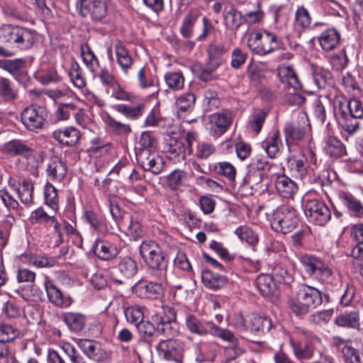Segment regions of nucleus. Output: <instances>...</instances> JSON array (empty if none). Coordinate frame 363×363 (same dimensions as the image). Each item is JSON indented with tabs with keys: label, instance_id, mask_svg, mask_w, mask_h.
Instances as JSON below:
<instances>
[{
	"label": "nucleus",
	"instance_id": "obj_48",
	"mask_svg": "<svg viewBox=\"0 0 363 363\" xmlns=\"http://www.w3.org/2000/svg\"><path fill=\"white\" fill-rule=\"evenodd\" d=\"M167 86L174 91L184 87V77L181 72H169L164 77Z\"/></svg>",
	"mask_w": 363,
	"mask_h": 363
},
{
	"label": "nucleus",
	"instance_id": "obj_50",
	"mask_svg": "<svg viewBox=\"0 0 363 363\" xmlns=\"http://www.w3.org/2000/svg\"><path fill=\"white\" fill-rule=\"evenodd\" d=\"M44 197L45 204L54 212L58 211V199L55 187L50 183H47L44 188Z\"/></svg>",
	"mask_w": 363,
	"mask_h": 363
},
{
	"label": "nucleus",
	"instance_id": "obj_47",
	"mask_svg": "<svg viewBox=\"0 0 363 363\" xmlns=\"http://www.w3.org/2000/svg\"><path fill=\"white\" fill-rule=\"evenodd\" d=\"M17 294L25 301L38 303L42 299V291L35 286H27L16 291Z\"/></svg>",
	"mask_w": 363,
	"mask_h": 363
},
{
	"label": "nucleus",
	"instance_id": "obj_52",
	"mask_svg": "<svg viewBox=\"0 0 363 363\" xmlns=\"http://www.w3.org/2000/svg\"><path fill=\"white\" fill-rule=\"evenodd\" d=\"M271 275L275 282L289 284L293 281L292 275L281 264H278L273 267Z\"/></svg>",
	"mask_w": 363,
	"mask_h": 363
},
{
	"label": "nucleus",
	"instance_id": "obj_10",
	"mask_svg": "<svg viewBox=\"0 0 363 363\" xmlns=\"http://www.w3.org/2000/svg\"><path fill=\"white\" fill-rule=\"evenodd\" d=\"M21 118L26 129L35 131L43 128L48 118V113L43 106L31 105L23 109Z\"/></svg>",
	"mask_w": 363,
	"mask_h": 363
},
{
	"label": "nucleus",
	"instance_id": "obj_63",
	"mask_svg": "<svg viewBox=\"0 0 363 363\" xmlns=\"http://www.w3.org/2000/svg\"><path fill=\"white\" fill-rule=\"evenodd\" d=\"M186 179V173L181 169H174L167 177V182L172 189H177Z\"/></svg>",
	"mask_w": 363,
	"mask_h": 363
},
{
	"label": "nucleus",
	"instance_id": "obj_13",
	"mask_svg": "<svg viewBox=\"0 0 363 363\" xmlns=\"http://www.w3.org/2000/svg\"><path fill=\"white\" fill-rule=\"evenodd\" d=\"M138 162L145 171L157 174L162 171L164 160L157 152L144 151L136 153Z\"/></svg>",
	"mask_w": 363,
	"mask_h": 363
},
{
	"label": "nucleus",
	"instance_id": "obj_20",
	"mask_svg": "<svg viewBox=\"0 0 363 363\" xmlns=\"http://www.w3.org/2000/svg\"><path fill=\"white\" fill-rule=\"evenodd\" d=\"M121 226L130 239L136 240L144 235L143 228L137 217L128 216L121 221Z\"/></svg>",
	"mask_w": 363,
	"mask_h": 363
},
{
	"label": "nucleus",
	"instance_id": "obj_61",
	"mask_svg": "<svg viewBox=\"0 0 363 363\" xmlns=\"http://www.w3.org/2000/svg\"><path fill=\"white\" fill-rule=\"evenodd\" d=\"M155 140L148 132H143L135 147L136 153H140L144 151L154 152Z\"/></svg>",
	"mask_w": 363,
	"mask_h": 363
},
{
	"label": "nucleus",
	"instance_id": "obj_1",
	"mask_svg": "<svg viewBox=\"0 0 363 363\" xmlns=\"http://www.w3.org/2000/svg\"><path fill=\"white\" fill-rule=\"evenodd\" d=\"M323 302L321 292L316 288L302 285L295 297L289 301L291 311L296 315H303L314 309Z\"/></svg>",
	"mask_w": 363,
	"mask_h": 363
},
{
	"label": "nucleus",
	"instance_id": "obj_44",
	"mask_svg": "<svg viewBox=\"0 0 363 363\" xmlns=\"http://www.w3.org/2000/svg\"><path fill=\"white\" fill-rule=\"evenodd\" d=\"M103 121L106 125L116 135H125L130 132L129 125L116 121L108 114L103 116Z\"/></svg>",
	"mask_w": 363,
	"mask_h": 363
},
{
	"label": "nucleus",
	"instance_id": "obj_37",
	"mask_svg": "<svg viewBox=\"0 0 363 363\" xmlns=\"http://www.w3.org/2000/svg\"><path fill=\"white\" fill-rule=\"evenodd\" d=\"M6 151L13 155H20L28 158L33 154V150L25 143L18 140H13L5 145Z\"/></svg>",
	"mask_w": 363,
	"mask_h": 363
},
{
	"label": "nucleus",
	"instance_id": "obj_51",
	"mask_svg": "<svg viewBox=\"0 0 363 363\" xmlns=\"http://www.w3.org/2000/svg\"><path fill=\"white\" fill-rule=\"evenodd\" d=\"M20 335V330L9 324L0 325V343L10 342L15 340Z\"/></svg>",
	"mask_w": 363,
	"mask_h": 363
},
{
	"label": "nucleus",
	"instance_id": "obj_6",
	"mask_svg": "<svg viewBox=\"0 0 363 363\" xmlns=\"http://www.w3.org/2000/svg\"><path fill=\"white\" fill-rule=\"evenodd\" d=\"M234 121V113L228 109H223L208 116L206 128L213 138L222 136L230 127Z\"/></svg>",
	"mask_w": 363,
	"mask_h": 363
},
{
	"label": "nucleus",
	"instance_id": "obj_39",
	"mask_svg": "<svg viewBox=\"0 0 363 363\" xmlns=\"http://www.w3.org/2000/svg\"><path fill=\"white\" fill-rule=\"evenodd\" d=\"M289 343L293 350V353L297 359L302 361L312 358L313 355V348L312 346L309 345L303 346L300 342L296 341L292 337L290 338Z\"/></svg>",
	"mask_w": 363,
	"mask_h": 363
},
{
	"label": "nucleus",
	"instance_id": "obj_57",
	"mask_svg": "<svg viewBox=\"0 0 363 363\" xmlns=\"http://www.w3.org/2000/svg\"><path fill=\"white\" fill-rule=\"evenodd\" d=\"M124 314L128 322L135 325L144 318L143 308L138 306H131L124 309Z\"/></svg>",
	"mask_w": 363,
	"mask_h": 363
},
{
	"label": "nucleus",
	"instance_id": "obj_34",
	"mask_svg": "<svg viewBox=\"0 0 363 363\" xmlns=\"http://www.w3.org/2000/svg\"><path fill=\"white\" fill-rule=\"evenodd\" d=\"M67 74L74 86L78 89H82L86 86V81L82 74V70L74 58H72L70 60Z\"/></svg>",
	"mask_w": 363,
	"mask_h": 363
},
{
	"label": "nucleus",
	"instance_id": "obj_28",
	"mask_svg": "<svg viewBox=\"0 0 363 363\" xmlns=\"http://www.w3.org/2000/svg\"><path fill=\"white\" fill-rule=\"evenodd\" d=\"M35 36L34 30L21 26L13 45L21 50H28L33 45Z\"/></svg>",
	"mask_w": 363,
	"mask_h": 363
},
{
	"label": "nucleus",
	"instance_id": "obj_42",
	"mask_svg": "<svg viewBox=\"0 0 363 363\" xmlns=\"http://www.w3.org/2000/svg\"><path fill=\"white\" fill-rule=\"evenodd\" d=\"M213 171L216 174L227 178L229 181H233L236 177V169L229 162L223 161L214 164Z\"/></svg>",
	"mask_w": 363,
	"mask_h": 363
},
{
	"label": "nucleus",
	"instance_id": "obj_4",
	"mask_svg": "<svg viewBox=\"0 0 363 363\" xmlns=\"http://www.w3.org/2000/svg\"><path fill=\"white\" fill-rule=\"evenodd\" d=\"M298 259L305 271L318 280L325 284H331L333 273L329 265L321 259L309 255H300Z\"/></svg>",
	"mask_w": 363,
	"mask_h": 363
},
{
	"label": "nucleus",
	"instance_id": "obj_38",
	"mask_svg": "<svg viewBox=\"0 0 363 363\" xmlns=\"http://www.w3.org/2000/svg\"><path fill=\"white\" fill-rule=\"evenodd\" d=\"M335 323L340 327L357 328L359 326V315L356 311L344 313L337 315Z\"/></svg>",
	"mask_w": 363,
	"mask_h": 363
},
{
	"label": "nucleus",
	"instance_id": "obj_2",
	"mask_svg": "<svg viewBox=\"0 0 363 363\" xmlns=\"http://www.w3.org/2000/svg\"><path fill=\"white\" fill-rule=\"evenodd\" d=\"M247 43L250 50L259 56L271 54L281 48L277 35L264 28L250 33Z\"/></svg>",
	"mask_w": 363,
	"mask_h": 363
},
{
	"label": "nucleus",
	"instance_id": "obj_30",
	"mask_svg": "<svg viewBox=\"0 0 363 363\" xmlns=\"http://www.w3.org/2000/svg\"><path fill=\"white\" fill-rule=\"evenodd\" d=\"M201 279L203 284L207 288L212 290L219 289L227 283V279L225 277L210 270H206L202 272Z\"/></svg>",
	"mask_w": 363,
	"mask_h": 363
},
{
	"label": "nucleus",
	"instance_id": "obj_46",
	"mask_svg": "<svg viewBox=\"0 0 363 363\" xmlns=\"http://www.w3.org/2000/svg\"><path fill=\"white\" fill-rule=\"evenodd\" d=\"M224 21L226 27L233 30H237L244 22L242 13L233 8L226 12Z\"/></svg>",
	"mask_w": 363,
	"mask_h": 363
},
{
	"label": "nucleus",
	"instance_id": "obj_53",
	"mask_svg": "<svg viewBox=\"0 0 363 363\" xmlns=\"http://www.w3.org/2000/svg\"><path fill=\"white\" fill-rule=\"evenodd\" d=\"M331 73L322 67L313 69V81L319 89H325L330 83Z\"/></svg>",
	"mask_w": 363,
	"mask_h": 363
},
{
	"label": "nucleus",
	"instance_id": "obj_33",
	"mask_svg": "<svg viewBox=\"0 0 363 363\" xmlns=\"http://www.w3.org/2000/svg\"><path fill=\"white\" fill-rule=\"evenodd\" d=\"M76 343L88 358L95 361L99 360L100 347L98 343L89 339H77Z\"/></svg>",
	"mask_w": 363,
	"mask_h": 363
},
{
	"label": "nucleus",
	"instance_id": "obj_54",
	"mask_svg": "<svg viewBox=\"0 0 363 363\" xmlns=\"http://www.w3.org/2000/svg\"><path fill=\"white\" fill-rule=\"evenodd\" d=\"M118 267L121 273L127 278L133 277L138 271L135 261L129 257L122 258Z\"/></svg>",
	"mask_w": 363,
	"mask_h": 363
},
{
	"label": "nucleus",
	"instance_id": "obj_26",
	"mask_svg": "<svg viewBox=\"0 0 363 363\" xmlns=\"http://www.w3.org/2000/svg\"><path fill=\"white\" fill-rule=\"evenodd\" d=\"M79 132L73 127L66 128L64 130H57L53 133L54 138L60 143L72 146L75 145L79 139Z\"/></svg>",
	"mask_w": 363,
	"mask_h": 363
},
{
	"label": "nucleus",
	"instance_id": "obj_12",
	"mask_svg": "<svg viewBox=\"0 0 363 363\" xmlns=\"http://www.w3.org/2000/svg\"><path fill=\"white\" fill-rule=\"evenodd\" d=\"M298 118L302 122L301 124L300 122H288L285 124L283 130L289 151L291 150V143L300 141L310 130L306 116L304 113H301L299 115Z\"/></svg>",
	"mask_w": 363,
	"mask_h": 363
},
{
	"label": "nucleus",
	"instance_id": "obj_36",
	"mask_svg": "<svg viewBox=\"0 0 363 363\" xmlns=\"http://www.w3.org/2000/svg\"><path fill=\"white\" fill-rule=\"evenodd\" d=\"M333 344L339 351L342 352L345 362L359 355L358 351L351 345L349 340L335 337L333 340Z\"/></svg>",
	"mask_w": 363,
	"mask_h": 363
},
{
	"label": "nucleus",
	"instance_id": "obj_9",
	"mask_svg": "<svg viewBox=\"0 0 363 363\" xmlns=\"http://www.w3.org/2000/svg\"><path fill=\"white\" fill-rule=\"evenodd\" d=\"M108 0H77L76 8L82 16H89L94 21H101L108 13Z\"/></svg>",
	"mask_w": 363,
	"mask_h": 363
},
{
	"label": "nucleus",
	"instance_id": "obj_22",
	"mask_svg": "<svg viewBox=\"0 0 363 363\" xmlns=\"http://www.w3.org/2000/svg\"><path fill=\"white\" fill-rule=\"evenodd\" d=\"M62 318L69 330L75 333L82 330L86 323V316L81 313H64Z\"/></svg>",
	"mask_w": 363,
	"mask_h": 363
},
{
	"label": "nucleus",
	"instance_id": "obj_7",
	"mask_svg": "<svg viewBox=\"0 0 363 363\" xmlns=\"http://www.w3.org/2000/svg\"><path fill=\"white\" fill-rule=\"evenodd\" d=\"M156 350L159 357L167 362L183 363L184 345L180 340H162L157 345Z\"/></svg>",
	"mask_w": 363,
	"mask_h": 363
},
{
	"label": "nucleus",
	"instance_id": "obj_56",
	"mask_svg": "<svg viewBox=\"0 0 363 363\" xmlns=\"http://www.w3.org/2000/svg\"><path fill=\"white\" fill-rule=\"evenodd\" d=\"M161 250L162 249L159 245L150 240L143 241L140 246V255L144 261Z\"/></svg>",
	"mask_w": 363,
	"mask_h": 363
},
{
	"label": "nucleus",
	"instance_id": "obj_64",
	"mask_svg": "<svg viewBox=\"0 0 363 363\" xmlns=\"http://www.w3.org/2000/svg\"><path fill=\"white\" fill-rule=\"evenodd\" d=\"M60 348L72 363H85L84 358L69 342H62Z\"/></svg>",
	"mask_w": 363,
	"mask_h": 363
},
{
	"label": "nucleus",
	"instance_id": "obj_55",
	"mask_svg": "<svg viewBox=\"0 0 363 363\" xmlns=\"http://www.w3.org/2000/svg\"><path fill=\"white\" fill-rule=\"evenodd\" d=\"M325 150L333 157H341L345 152V147L342 142L335 137H328L326 140Z\"/></svg>",
	"mask_w": 363,
	"mask_h": 363
},
{
	"label": "nucleus",
	"instance_id": "obj_29",
	"mask_svg": "<svg viewBox=\"0 0 363 363\" xmlns=\"http://www.w3.org/2000/svg\"><path fill=\"white\" fill-rule=\"evenodd\" d=\"M93 250L98 257L104 260L112 259L118 253L114 245L103 240H96L93 245Z\"/></svg>",
	"mask_w": 363,
	"mask_h": 363
},
{
	"label": "nucleus",
	"instance_id": "obj_31",
	"mask_svg": "<svg viewBox=\"0 0 363 363\" xmlns=\"http://www.w3.org/2000/svg\"><path fill=\"white\" fill-rule=\"evenodd\" d=\"M256 288L264 296L272 294L276 289L275 281L269 274H259L255 281Z\"/></svg>",
	"mask_w": 363,
	"mask_h": 363
},
{
	"label": "nucleus",
	"instance_id": "obj_45",
	"mask_svg": "<svg viewBox=\"0 0 363 363\" xmlns=\"http://www.w3.org/2000/svg\"><path fill=\"white\" fill-rule=\"evenodd\" d=\"M24 66L23 60L21 59L4 60L0 61V67L9 72L16 79L22 74V69Z\"/></svg>",
	"mask_w": 363,
	"mask_h": 363
},
{
	"label": "nucleus",
	"instance_id": "obj_18",
	"mask_svg": "<svg viewBox=\"0 0 363 363\" xmlns=\"http://www.w3.org/2000/svg\"><path fill=\"white\" fill-rule=\"evenodd\" d=\"M277 73L281 82L288 84L294 91L301 88V84L291 66L283 64L279 66Z\"/></svg>",
	"mask_w": 363,
	"mask_h": 363
},
{
	"label": "nucleus",
	"instance_id": "obj_58",
	"mask_svg": "<svg viewBox=\"0 0 363 363\" xmlns=\"http://www.w3.org/2000/svg\"><path fill=\"white\" fill-rule=\"evenodd\" d=\"M135 326L140 334L147 337H151L156 333L161 334V328H159L150 318L147 320L143 319V320L139 322Z\"/></svg>",
	"mask_w": 363,
	"mask_h": 363
},
{
	"label": "nucleus",
	"instance_id": "obj_11",
	"mask_svg": "<svg viewBox=\"0 0 363 363\" xmlns=\"http://www.w3.org/2000/svg\"><path fill=\"white\" fill-rule=\"evenodd\" d=\"M211 335L229 343L225 349L228 359H235L243 354L244 349L240 347L238 340L230 330L220 328L214 324L213 327H211Z\"/></svg>",
	"mask_w": 363,
	"mask_h": 363
},
{
	"label": "nucleus",
	"instance_id": "obj_24",
	"mask_svg": "<svg viewBox=\"0 0 363 363\" xmlns=\"http://www.w3.org/2000/svg\"><path fill=\"white\" fill-rule=\"evenodd\" d=\"M138 79L139 86L142 89L152 88V96L159 92V83L157 78L154 76L149 69L141 68L138 73Z\"/></svg>",
	"mask_w": 363,
	"mask_h": 363
},
{
	"label": "nucleus",
	"instance_id": "obj_43",
	"mask_svg": "<svg viewBox=\"0 0 363 363\" xmlns=\"http://www.w3.org/2000/svg\"><path fill=\"white\" fill-rule=\"evenodd\" d=\"M21 26L4 23L0 26V41L13 45Z\"/></svg>",
	"mask_w": 363,
	"mask_h": 363
},
{
	"label": "nucleus",
	"instance_id": "obj_21",
	"mask_svg": "<svg viewBox=\"0 0 363 363\" xmlns=\"http://www.w3.org/2000/svg\"><path fill=\"white\" fill-rule=\"evenodd\" d=\"M340 35L335 28H329L323 31L318 38L321 48L325 51L334 50L338 45Z\"/></svg>",
	"mask_w": 363,
	"mask_h": 363
},
{
	"label": "nucleus",
	"instance_id": "obj_5",
	"mask_svg": "<svg viewBox=\"0 0 363 363\" xmlns=\"http://www.w3.org/2000/svg\"><path fill=\"white\" fill-rule=\"evenodd\" d=\"M147 315V318L161 328L162 335H173L171 324L176 318V313L172 307L163 304L152 306L148 308Z\"/></svg>",
	"mask_w": 363,
	"mask_h": 363
},
{
	"label": "nucleus",
	"instance_id": "obj_62",
	"mask_svg": "<svg viewBox=\"0 0 363 363\" xmlns=\"http://www.w3.org/2000/svg\"><path fill=\"white\" fill-rule=\"evenodd\" d=\"M235 233L241 240L245 241L250 245H254L258 240L256 233L246 225L238 227L235 230Z\"/></svg>",
	"mask_w": 363,
	"mask_h": 363
},
{
	"label": "nucleus",
	"instance_id": "obj_17",
	"mask_svg": "<svg viewBox=\"0 0 363 363\" xmlns=\"http://www.w3.org/2000/svg\"><path fill=\"white\" fill-rule=\"evenodd\" d=\"M46 170L50 180L60 182L66 176L67 166L62 160L55 157L50 160Z\"/></svg>",
	"mask_w": 363,
	"mask_h": 363
},
{
	"label": "nucleus",
	"instance_id": "obj_16",
	"mask_svg": "<svg viewBox=\"0 0 363 363\" xmlns=\"http://www.w3.org/2000/svg\"><path fill=\"white\" fill-rule=\"evenodd\" d=\"M185 323L191 333L200 335H211V327L214 325L212 322L200 320L194 315H186Z\"/></svg>",
	"mask_w": 363,
	"mask_h": 363
},
{
	"label": "nucleus",
	"instance_id": "obj_14",
	"mask_svg": "<svg viewBox=\"0 0 363 363\" xmlns=\"http://www.w3.org/2000/svg\"><path fill=\"white\" fill-rule=\"evenodd\" d=\"M133 291L140 298L157 299L162 295L163 288L159 283L140 281L135 284Z\"/></svg>",
	"mask_w": 363,
	"mask_h": 363
},
{
	"label": "nucleus",
	"instance_id": "obj_40",
	"mask_svg": "<svg viewBox=\"0 0 363 363\" xmlns=\"http://www.w3.org/2000/svg\"><path fill=\"white\" fill-rule=\"evenodd\" d=\"M351 235L356 240L357 245L352 248L351 254L354 258L363 255V224H356L352 227Z\"/></svg>",
	"mask_w": 363,
	"mask_h": 363
},
{
	"label": "nucleus",
	"instance_id": "obj_3",
	"mask_svg": "<svg viewBox=\"0 0 363 363\" xmlns=\"http://www.w3.org/2000/svg\"><path fill=\"white\" fill-rule=\"evenodd\" d=\"M298 220L297 211L293 206L281 205L274 211L271 226L275 231L286 234L296 228Z\"/></svg>",
	"mask_w": 363,
	"mask_h": 363
},
{
	"label": "nucleus",
	"instance_id": "obj_15",
	"mask_svg": "<svg viewBox=\"0 0 363 363\" xmlns=\"http://www.w3.org/2000/svg\"><path fill=\"white\" fill-rule=\"evenodd\" d=\"M145 262L149 267L150 274L152 277L159 280H163L166 278L167 262L162 250L145 259Z\"/></svg>",
	"mask_w": 363,
	"mask_h": 363
},
{
	"label": "nucleus",
	"instance_id": "obj_32",
	"mask_svg": "<svg viewBox=\"0 0 363 363\" xmlns=\"http://www.w3.org/2000/svg\"><path fill=\"white\" fill-rule=\"evenodd\" d=\"M44 285L48 298L52 304L60 307L69 305V303H67L65 301L61 291L52 283V281L46 278Z\"/></svg>",
	"mask_w": 363,
	"mask_h": 363
},
{
	"label": "nucleus",
	"instance_id": "obj_19",
	"mask_svg": "<svg viewBox=\"0 0 363 363\" xmlns=\"http://www.w3.org/2000/svg\"><path fill=\"white\" fill-rule=\"evenodd\" d=\"M275 189L279 194L284 198H291L297 190L296 183L284 174L277 177Z\"/></svg>",
	"mask_w": 363,
	"mask_h": 363
},
{
	"label": "nucleus",
	"instance_id": "obj_27",
	"mask_svg": "<svg viewBox=\"0 0 363 363\" xmlns=\"http://www.w3.org/2000/svg\"><path fill=\"white\" fill-rule=\"evenodd\" d=\"M262 147L268 157L270 158L276 157L282 147L279 131L278 130H274L268 138L262 143Z\"/></svg>",
	"mask_w": 363,
	"mask_h": 363
},
{
	"label": "nucleus",
	"instance_id": "obj_23",
	"mask_svg": "<svg viewBox=\"0 0 363 363\" xmlns=\"http://www.w3.org/2000/svg\"><path fill=\"white\" fill-rule=\"evenodd\" d=\"M247 330L251 332H269L272 327L271 320L256 313L248 314Z\"/></svg>",
	"mask_w": 363,
	"mask_h": 363
},
{
	"label": "nucleus",
	"instance_id": "obj_25",
	"mask_svg": "<svg viewBox=\"0 0 363 363\" xmlns=\"http://www.w3.org/2000/svg\"><path fill=\"white\" fill-rule=\"evenodd\" d=\"M340 116L337 118L339 125L345 132L349 134L356 133L359 128V123L358 118H355L350 114L344 109V106L340 105Z\"/></svg>",
	"mask_w": 363,
	"mask_h": 363
},
{
	"label": "nucleus",
	"instance_id": "obj_59",
	"mask_svg": "<svg viewBox=\"0 0 363 363\" xmlns=\"http://www.w3.org/2000/svg\"><path fill=\"white\" fill-rule=\"evenodd\" d=\"M340 105L344 106V109L347 111V114L359 119L363 118V104L359 100L352 99L345 104H340Z\"/></svg>",
	"mask_w": 363,
	"mask_h": 363
},
{
	"label": "nucleus",
	"instance_id": "obj_35",
	"mask_svg": "<svg viewBox=\"0 0 363 363\" xmlns=\"http://www.w3.org/2000/svg\"><path fill=\"white\" fill-rule=\"evenodd\" d=\"M116 61L125 74H128V69L133 64V59L125 47L118 43L114 46Z\"/></svg>",
	"mask_w": 363,
	"mask_h": 363
},
{
	"label": "nucleus",
	"instance_id": "obj_49",
	"mask_svg": "<svg viewBox=\"0 0 363 363\" xmlns=\"http://www.w3.org/2000/svg\"><path fill=\"white\" fill-rule=\"evenodd\" d=\"M22 203L28 204L33 201V185L27 180H23L15 189Z\"/></svg>",
	"mask_w": 363,
	"mask_h": 363
},
{
	"label": "nucleus",
	"instance_id": "obj_8",
	"mask_svg": "<svg viewBox=\"0 0 363 363\" xmlns=\"http://www.w3.org/2000/svg\"><path fill=\"white\" fill-rule=\"evenodd\" d=\"M308 220L318 225H325L331 218V213L326 204L318 199H309L303 206Z\"/></svg>",
	"mask_w": 363,
	"mask_h": 363
},
{
	"label": "nucleus",
	"instance_id": "obj_60",
	"mask_svg": "<svg viewBox=\"0 0 363 363\" xmlns=\"http://www.w3.org/2000/svg\"><path fill=\"white\" fill-rule=\"evenodd\" d=\"M116 110L128 118L135 119L143 114L144 106L143 104H138L135 106H130L125 104H120L116 106Z\"/></svg>",
	"mask_w": 363,
	"mask_h": 363
},
{
	"label": "nucleus",
	"instance_id": "obj_41",
	"mask_svg": "<svg viewBox=\"0 0 363 363\" xmlns=\"http://www.w3.org/2000/svg\"><path fill=\"white\" fill-rule=\"evenodd\" d=\"M81 57L87 69L94 72L99 67V61L91 48L87 44H82L80 47Z\"/></svg>",
	"mask_w": 363,
	"mask_h": 363
}]
</instances>
